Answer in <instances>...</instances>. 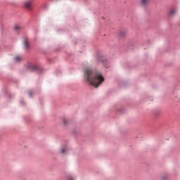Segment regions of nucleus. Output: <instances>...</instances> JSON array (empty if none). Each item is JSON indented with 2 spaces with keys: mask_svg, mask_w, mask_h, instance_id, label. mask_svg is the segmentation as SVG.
<instances>
[{
  "mask_svg": "<svg viewBox=\"0 0 180 180\" xmlns=\"http://www.w3.org/2000/svg\"><path fill=\"white\" fill-rule=\"evenodd\" d=\"M66 180H75V177L72 176H68L66 179Z\"/></svg>",
  "mask_w": 180,
  "mask_h": 180,
  "instance_id": "obj_8",
  "label": "nucleus"
},
{
  "mask_svg": "<svg viewBox=\"0 0 180 180\" xmlns=\"http://www.w3.org/2000/svg\"><path fill=\"white\" fill-rule=\"evenodd\" d=\"M24 6L30 11L32 9V1H26L24 2Z\"/></svg>",
  "mask_w": 180,
  "mask_h": 180,
  "instance_id": "obj_3",
  "label": "nucleus"
},
{
  "mask_svg": "<svg viewBox=\"0 0 180 180\" xmlns=\"http://www.w3.org/2000/svg\"><path fill=\"white\" fill-rule=\"evenodd\" d=\"M84 78H86V81L90 82V85H92L94 88H98V86L105 81V78L101 72L94 70L90 68L84 70Z\"/></svg>",
  "mask_w": 180,
  "mask_h": 180,
  "instance_id": "obj_1",
  "label": "nucleus"
},
{
  "mask_svg": "<svg viewBox=\"0 0 180 180\" xmlns=\"http://www.w3.org/2000/svg\"><path fill=\"white\" fill-rule=\"evenodd\" d=\"M170 16H174L176 15V9H172L169 13Z\"/></svg>",
  "mask_w": 180,
  "mask_h": 180,
  "instance_id": "obj_6",
  "label": "nucleus"
},
{
  "mask_svg": "<svg viewBox=\"0 0 180 180\" xmlns=\"http://www.w3.org/2000/svg\"><path fill=\"white\" fill-rule=\"evenodd\" d=\"M98 63H102L103 67H105V68H108V60H106V59H105L103 57L101 56L99 58H98Z\"/></svg>",
  "mask_w": 180,
  "mask_h": 180,
  "instance_id": "obj_2",
  "label": "nucleus"
},
{
  "mask_svg": "<svg viewBox=\"0 0 180 180\" xmlns=\"http://www.w3.org/2000/svg\"><path fill=\"white\" fill-rule=\"evenodd\" d=\"M24 46L25 47V49H29V44L27 43V41L24 42Z\"/></svg>",
  "mask_w": 180,
  "mask_h": 180,
  "instance_id": "obj_10",
  "label": "nucleus"
},
{
  "mask_svg": "<svg viewBox=\"0 0 180 180\" xmlns=\"http://www.w3.org/2000/svg\"><path fill=\"white\" fill-rule=\"evenodd\" d=\"M67 153V148H62L60 149V154H65Z\"/></svg>",
  "mask_w": 180,
  "mask_h": 180,
  "instance_id": "obj_7",
  "label": "nucleus"
},
{
  "mask_svg": "<svg viewBox=\"0 0 180 180\" xmlns=\"http://www.w3.org/2000/svg\"><path fill=\"white\" fill-rule=\"evenodd\" d=\"M29 68L31 71H34L35 70H37V66H36V65L31 64L29 65Z\"/></svg>",
  "mask_w": 180,
  "mask_h": 180,
  "instance_id": "obj_5",
  "label": "nucleus"
},
{
  "mask_svg": "<svg viewBox=\"0 0 180 180\" xmlns=\"http://www.w3.org/2000/svg\"><path fill=\"white\" fill-rule=\"evenodd\" d=\"M15 61L18 62L20 61V60H22V56H16L15 58Z\"/></svg>",
  "mask_w": 180,
  "mask_h": 180,
  "instance_id": "obj_9",
  "label": "nucleus"
},
{
  "mask_svg": "<svg viewBox=\"0 0 180 180\" xmlns=\"http://www.w3.org/2000/svg\"><path fill=\"white\" fill-rule=\"evenodd\" d=\"M67 122L65 121L64 124H65Z\"/></svg>",
  "mask_w": 180,
  "mask_h": 180,
  "instance_id": "obj_12",
  "label": "nucleus"
},
{
  "mask_svg": "<svg viewBox=\"0 0 180 180\" xmlns=\"http://www.w3.org/2000/svg\"><path fill=\"white\" fill-rule=\"evenodd\" d=\"M15 30H19L20 29V27L19 25H16L14 27Z\"/></svg>",
  "mask_w": 180,
  "mask_h": 180,
  "instance_id": "obj_11",
  "label": "nucleus"
},
{
  "mask_svg": "<svg viewBox=\"0 0 180 180\" xmlns=\"http://www.w3.org/2000/svg\"><path fill=\"white\" fill-rule=\"evenodd\" d=\"M150 0H141V5H142V6H147V5L150 4Z\"/></svg>",
  "mask_w": 180,
  "mask_h": 180,
  "instance_id": "obj_4",
  "label": "nucleus"
}]
</instances>
